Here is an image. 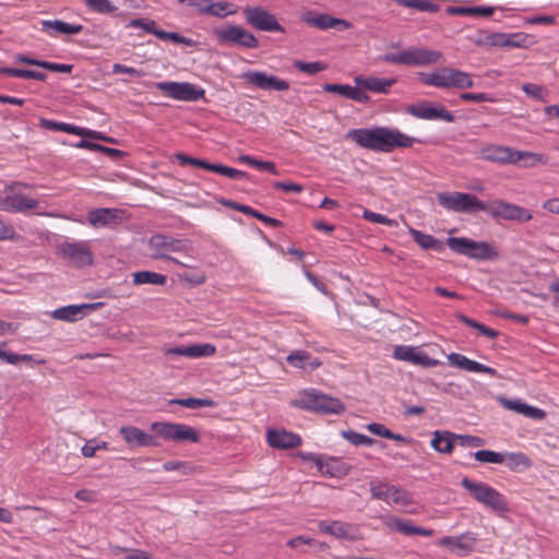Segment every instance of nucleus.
<instances>
[{
    "mask_svg": "<svg viewBox=\"0 0 559 559\" xmlns=\"http://www.w3.org/2000/svg\"><path fill=\"white\" fill-rule=\"evenodd\" d=\"M346 138L362 148L373 152L390 153L395 148L412 147L416 139L396 128L374 127L352 129Z\"/></svg>",
    "mask_w": 559,
    "mask_h": 559,
    "instance_id": "nucleus-1",
    "label": "nucleus"
},
{
    "mask_svg": "<svg viewBox=\"0 0 559 559\" xmlns=\"http://www.w3.org/2000/svg\"><path fill=\"white\" fill-rule=\"evenodd\" d=\"M419 81L427 86L438 88L465 90L474 86L472 75L465 71L454 68H438L432 72H419Z\"/></svg>",
    "mask_w": 559,
    "mask_h": 559,
    "instance_id": "nucleus-2",
    "label": "nucleus"
},
{
    "mask_svg": "<svg viewBox=\"0 0 559 559\" xmlns=\"http://www.w3.org/2000/svg\"><path fill=\"white\" fill-rule=\"evenodd\" d=\"M461 485L475 501L485 508L498 513L509 511L506 497L488 484L464 477Z\"/></svg>",
    "mask_w": 559,
    "mask_h": 559,
    "instance_id": "nucleus-3",
    "label": "nucleus"
},
{
    "mask_svg": "<svg viewBox=\"0 0 559 559\" xmlns=\"http://www.w3.org/2000/svg\"><path fill=\"white\" fill-rule=\"evenodd\" d=\"M448 247L457 254L478 261H493L499 258L498 248L487 241H476L465 237H450Z\"/></svg>",
    "mask_w": 559,
    "mask_h": 559,
    "instance_id": "nucleus-4",
    "label": "nucleus"
},
{
    "mask_svg": "<svg viewBox=\"0 0 559 559\" xmlns=\"http://www.w3.org/2000/svg\"><path fill=\"white\" fill-rule=\"evenodd\" d=\"M443 55L435 49L424 47H409L397 52H389L383 60L411 67H425L441 62Z\"/></svg>",
    "mask_w": 559,
    "mask_h": 559,
    "instance_id": "nucleus-5",
    "label": "nucleus"
},
{
    "mask_svg": "<svg viewBox=\"0 0 559 559\" xmlns=\"http://www.w3.org/2000/svg\"><path fill=\"white\" fill-rule=\"evenodd\" d=\"M150 429L157 440L191 443L200 441V433L197 429L181 423L154 421L151 424Z\"/></svg>",
    "mask_w": 559,
    "mask_h": 559,
    "instance_id": "nucleus-6",
    "label": "nucleus"
},
{
    "mask_svg": "<svg viewBox=\"0 0 559 559\" xmlns=\"http://www.w3.org/2000/svg\"><path fill=\"white\" fill-rule=\"evenodd\" d=\"M27 188L22 182L7 186L0 193V210L10 213H19L38 207V201L25 194Z\"/></svg>",
    "mask_w": 559,
    "mask_h": 559,
    "instance_id": "nucleus-7",
    "label": "nucleus"
},
{
    "mask_svg": "<svg viewBox=\"0 0 559 559\" xmlns=\"http://www.w3.org/2000/svg\"><path fill=\"white\" fill-rule=\"evenodd\" d=\"M438 203L448 211L457 213L484 212L487 204L475 194L465 192H442L437 194Z\"/></svg>",
    "mask_w": 559,
    "mask_h": 559,
    "instance_id": "nucleus-8",
    "label": "nucleus"
},
{
    "mask_svg": "<svg viewBox=\"0 0 559 559\" xmlns=\"http://www.w3.org/2000/svg\"><path fill=\"white\" fill-rule=\"evenodd\" d=\"M151 257L155 260H170L179 265L182 262L169 255L170 252H188L190 245L188 240L177 239L163 234L154 235L148 240Z\"/></svg>",
    "mask_w": 559,
    "mask_h": 559,
    "instance_id": "nucleus-9",
    "label": "nucleus"
},
{
    "mask_svg": "<svg viewBox=\"0 0 559 559\" xmlns=\"http://www.w3.org/2000/svg\"><path fill=\"white\" fill-rule=\"evenodd\" d=\"M370 492L373 499H379L402 508H406L413 503L412 493L409 491L388 483L371 481Z\"/></svg>",
    "mask_w": 559,
    "mask_h": 559,
    "instance_id": "nucleus-10",
    "label": "nucleus"
},
{
    "mask_svg": "<svg viewBox=\"0 0 559 559\" xmlns=\"http://www.w3.org/2000/svg\"><path fill=\"white\" fill-rule=\"evenodd\" d=\"M301 405L309 411L324 414H341L345 409L344 404L338 399L322 394L316 390L304 393Z\"/></svg>",
    "mask_w": 559,
    "mask_h": 559,
    "instance_id": "nucleus-11",
    "label": "nucleus"
},
{
    "mask_svg": "<svg viewBox=\"0 0 559 559\" xmlns=\"http://www.w3.org/2000/svg\"><path fill=\"white\" fill-rule=\"evenodd\" d=\"M486 204L487 209L484 212H487L495 218L515 221L519 223H526L533 218L532 213L527 209L503 200H493Z\"/></svg>",
    "mask_w": 559,
    "mask_h": 559,
    "instance_id": "nucleus-12",
    "label": "nucleus"
},
{
    "mask_svg": "<svg viewBox=\"0 0 559 559\" xmlns=\"http://www.w3.org/2000/svg\"><path fill=\"white\" fill-rule=\"evenodd\" d=\"M155 86L166 96L177 100L195 102L204 97V90L188 82H158Z\"/></svg>",
    "mask_w": 559,
    "mask_h": 559,
    "instance_id": "nucleus-13",
    "label": "nucleus"
},
{
    "mask_svg": "<svg viewBox=\"0 0 559 559\" xmlns=\"http://www.w3.org/2000/svg\"><path fill=\"white\" fill-rule=\"evenodd\" d=\"M248 23L260 32L285 33L274 14L261 7H248L243 10Z\"/></svg>",
    "mask_w": 559,
    "mask_h": 559,
    "instance_id": "nucleus-14",
    "label": "nucleus"
},
{
    "mask_svg": "<svg viewBox=\"0 0 559 559\" xmlns=\"http://www.w3.org/2000/svg\"><path fill=\"white\" fill-rule=\"evenodd\" d=\"M176 159L179 162L180 165H191L194 167H199L202 169H205L207 171L216 173L222 176L235 179V180H243L248 178V174L246 171L231 168L225 165L221 164H211L209 162H205L203 159L190 157L186 154H176Z\"/></svg>",
    "mask_w": 559,
    "mask_h": 559,
    "instance_id": "nucleus-15",
    "label": "nucleus"
},
{
    "mask_svg": "<svg viewBox=\"0 0 559 559\" xmlns=\"http://www.w3.org/2000/svg\"><path fill=\"white\" fill-rule=\"evenodd\" d=\"M63 259L76 267L88 266L93 263V254L86 241L63 242L59 246Z\"/></svg>",
    "mask_w": 559,
    "mask_h": 559,
    "instance_id": "nucleus-16",
    "label": "nucleus"
},
{
    "mask_svg": "<svg viewBox=\"0 0 559 559\" xmlns=\"http://www.w3.org/2000/svg\"><path fill=\"white\" fill-rule=\"evenodd\" d=\"M126 219V213L119 209L102 207L88 212V224L94 228H114Z\"/></svg>",
    "mask_w": 559,
    "mask_h": 559,
    "instance_id": "nucleus-17",
    "label": "nucleus"
},
{
    "mask_svg": "<svg viewBox=\"0 0 559 559\" xmlns=\"http://www.w3.org/2000/svg\"><path fill=\"white\" fill-rule=\"evenodd\" d=\"M406 112L415 118L424 120H443L453 122L454 116L443 106H432L429 102L424 100L418 104L411 105L406 108Z\"/></svg>",
    "mask_w": 559,
    "mask_h": 559,
    "instance_id": "nucleus-18",
    "label": "nucleus"
},
{
    "mask_svg": "<svg viewBox=\"0 0 559 559\" xmlns=\"http://www.w3.org/2000/svg\"><path fill=\"white\" fill-rule=\"evenodd\" d=\"M477 543V537L474 533L467 532L460 536H445L437 542L440 547L448 548L451 552L460 556H465L473 551Z\"/></svg>",
    "mask_w": 559,
    "mask_h": 559,
    "instance_id": "nucleus-19",
    "label": "nucleus"
},
{
    "mask_svg": "<svg viewBox=\"0 0 559 559\" xmlns=\"http://www.w3.org/2000/svg\"><path fill=\"white\" fill-rule=\"evenodd\" d=\"M301 21L319 29L335 28L343 32L350 26L349 22L346 20L333 17L324 13H316L313 11L305 12L301 16Z\"/></svg>",
    "mask_w": 559,
    "mask_h": 559,
    "instance_id": "nucleus-20",
    "label": "nucleus"
},
{
    "mask_svg": "<svg viewBox=\"0 0 559 559\" xmlns=\"http://www.w3.org/2000/svg\"><path fill=\"white\" fill-rule=\"evenodd\" d=\"M319 530L321 533L329 534L341 539L356 540L359 538L358 526L342 521H321L319 522Z\"/></svg>",
    "mask_w": 559,
    "mask_h": 559,
    "instance_id": "nucleus-21",
    "label": "nucleus"
},
{
    "mask_svg": "<svg viewBox=\"0 0 559 559\" xmlns=\"http://www.w3.org/2000/svg\"><path fill=\"white\" fill-rule=\"evenodd\" d=\"M119 433L129 447H158L155 435H150L135 426H122Z\"/></svg>",
    "mask_w": 559,
    "mask_h": 559,
    "instance_id": "nucleus-22",
    "label": "nucleus"
},
{
    "mask_svg": "<svg viewBox=\"0 0 559 559\" xmlns=\"http://www.w3.org/2000/svg\"><path fill=\"white\" fill-rule=\"evenodd\" d=\"M245 78L250 84L264 91H287L289 88L286 81L263 72L250 71L245 74Z\"/></svg>",
    "mask_w": 559,
    "mask_h": 559,
    "instance_id": "nucleus-23",
    "label": "nucleus"
},
{
    "mask_svg": "<svg viewBox=\"0 0 559 559\" xmlns=\"http://www.w3.org/2000/svg\"><path fill=\"white\" fill-rule=\"evenodd\" d=\"M383 523L390 531H396L406 536L419 535L428 537L433 534L432 530L416 526L411 520H404L394 515L384 516Z\"/></svg>",
    "mask_w": 559,
    "mask_h": 559,
    "instance_id": "nucleus-24",
    "label": "nucleus"
},
{
    "mask_svg": "<svg viewBox=\"0 0 559 559\" xmlns=\"http://www.w3.org/2000/svg\"><path fill=\"white\" fill-rule=\"evenodd\" d=\"M215 353L216 347L210 343L169 347L164 350L166 356H185L188 358L212 357Z\"/></svg>",
    "mask_w": 559,
    "mask_h": 559,
    "instance_id": "nucleus-25",
    "label": "nucleus"
},
{
    "mask_svg": "<svg viewBox=\"0 0 559 559\" xmlns=\"http://www.w3.org/2000/svg\"><path fill=\"white\" fill-rule=\"evenodd\" d=\"M448 362L450 366L456 367V368L465 370V371L486 373L491 377L498 376L496 369H493L489 366L483 365L478 361L472 360L462 354H457V353L449 354Z\"/></svg>",
    "mask_w": 559,
    "mask_h": 559,
    "instance_id": "nucleus-26",
    "label": "nucleus"
},
{
    "mask_svg": "<svg viewBox=\"0 0 559 559\" xmlns=\"http://www.w3.org/2000/svg\"><path fill=\"white\" fill-rule=\"evenodd\" d=\"M266 440L270 447L281 450L297 448L302 441L300 436L297 433L274 429L267 430Z\"/></svg>",
    "mask_w": 559,
    "mask_h": 559,
    "instance_id": "nucleus-27",
    "label": "nucleus"
},
{
    "mask_svg": "<svg viewBox=\"0 0 559 559\" xmlns=\"http://www.w3.org/2000/svg\"><path fill=\"white\" fill-rule=\"evenodd\" d=\"M514 148L503 145L489 144L479 151V156L488 162L498 164H514Z\"/></svg>",
    "mask_w": 559,
    "mask_h": 559,
    "instance_id": "nucleus-28",
    "label": "nucleus"
},
{
    "mask_svg": "<svg viewBox=\"0 0 559 559\" xmlns=\"http://www.w3.org/2000/svg\"><path fill=\"white\" fill-rule=\"evenodd\" d=\"M500 404L509 411L521 414L527 418H532L535 420H543L546 418V412L542 408L528 405L520 399L510 400V399H500Z\"/></svg>",
    "mask_w": 559,
    "mask_h": 559,
    "instance_id": "nucleus-29",
    "label": "nucleus"
},
{
    "mask_svg": "<svg viewBox=\"0 0 559 559\" xmlns=\"http://www.w3.org/2000/svg\"><path fill=\"white\" fill-rule=\"evenodd\" d=\"M354 81L358 87L365 88L367 91L386 94L391 86L396 83V79L390 78H376V76H361L357 75L354 78Z\"/></svg>",
    "mask_w": 559,
    "mask_h": 559,
    "instance_id": "nucleus-30",
    "label": "nucleus"
},
{
    "mask_svg": "<svg viewBox=\"0 0 559 559\" xmlns=\"http://www.w3.org/2000/svg\"><path fill=\"white\" fill-rule=\"evenodd\" d=\"M323 91L328 93L338 94L347 99H352L359 103H365L369 97L364 94L358 86H350L345 84H324Z\"/></svg>",
    "mask_w": 559,
    "mask_h": 559,
    "instance_id": "nucleus-31",
    "label": "nucleus"
},
{
    "mask_svg": "<svg viewBox=\"0 0 559 559\" xmlns=\"http://www.w3.org/2000/svg\"><path fill=\"white\" fill-rule=\"evenodd\" d=\"M456 441V435L450 431H435L432 433V439L430 442L431 448H433L439 453H451L454 449V442Z\"/></svg>",
    "mask_w": 559,
    "mask_h": 559,
    "instance_id": "nucleus-32",
    "label": "nucleus"
},
{
    "mask_svg": "<svg viewBox=\"0 0 559 559\" xmlns=\"http://www.w3.org/2000/svg\"><path fill=\"white\" fill-rule=\"evenodd\" d=\"M514 157V164H519V163H523L522 164V167H525V168H532V167H536L538 165H547L548 164V156L545 155V154H539V153H535V152H530V151H516L514 150V153H513Z\"/></svg>",
    "mask_w": 559,
    "mask_h": 559,
    "instance_id": "nucleus-33",
    "label": "nucleus"
},
{
    "mask_svg": "<svg viewBox=\"0 0 559 559\" xmlns=\"http://www.w3.org/2000/svg\"><path fill=\"white\" fill-rule=\"evenodd\" d=\"M39 31L43 33L76 34L83 32V26L81 24H69L59 20L41 21Z\"/></svg>",
    "mask_w": 559,
    "mask_h": 559,
    "instance_id": "nucleus-34",
    "label": "nucleus"
},
{
    "mask_svg": "<svg viewBox=\"0 0 559 559\" xmlns=\"http://www.w3.org/2000/svg\"><path fill=\"white\" fill-rule=\"evenodd\" d=\"M527 37H520L514 40L511 37H479L476 41L478 46H491L502 48H521L526 46Z\"/></svg>",
    "mask_w": 559,
    "mask_h": 559,
    "instance_id": "nucleus-35",
    "label": "nucleus"
},
{
    "mask_svg": "<svg viewBox=\"0 0 559 559\" xmlns=\"http://www.w3.org/2000/svg\"><path fill=\"white\" fill-rule=\"evenodd\" d=\"M409 234L414 241L425 250H435L441 252L443 243L431 235L424 234L415 228H409Z\"/></svg>",
    "mask_w": 559,
    "mask_h": 559,
    "instance_id": "nucleus-36",
    "label": "nucleus"
},
{
    "mask_svg": "<svg viewBox=\"0 0 559 559\" xmlns=\"http://www.w3.org/2000/svg\"><path fill=\"white\" fill-rule=\"evenodd\" d=\"M90 307L91 306H88V305H81V306L69 305V306H64V307L53 310L51 316L53 319H57V320L73 322L78 318L83 316L84 309L90 308Z\"/></svg>",
    "mask_w": 559,
    "mask_h": 559,
    "instance_id": "nucleus-37",
    "label": "nucleus"
},
{
    "mask_svg": "<svg viewBox=\"0 0 559 559\" xmlns=\"http://www.w3.org/2000/svg\"><path fill=\"white\" fill-rule=\"evenodd\" d=\"M132 278L134 285H165L167 282V277L165 275L151 271L135 272L132 274Z\"/></svg>",
    "mask_w": 559,
    "mask_h": 559,
    "instance_id": "nucleus-38",
    "label": "nucleus"
},
{
    "mask_svg": "<svg viewBox=\"0 0 559 559\" xmlns=\"http://www.w3.org/2000/svg\"><path fill=\"white\" fill-rule=\"evenodd\" d=\"M298 456L300 459H302L304 461H310V462L316 463L322 474H329L330 476H338L340 475L338 472L332 471V465L338 463V460H336V459H330L329 462L323 464L321 462L320 455H317L314 453L299 452Z\"/></svg>",
    "mask_w": 559,
    "mask_h": 559,
    "instance_id": "nucleus-39",
    "label": "nucleus"
},
{
    "mask_svg": "<svg viewBox=\"0 0 559 559\" xmlns=\"http://www.w3.org/2000/svg\"><path fill=\"white\" fill-rule=\"evenodd\" d=\"M445 12L449 15H483L489 16L493 13V8L491 7H448Z\"/></svg>",
    "mask_w": 559,
    "mask_h": 559,
    "instance_id": "nucleus-40",
    "label": "nucleus"
},
{
    "mask_svg": "<svg viewBox=\"0 0 559 559\" xmlns=\"http://www.w3.org/2000/svg\"><path fill=\"white\" fill-rule=\"evenodd\" d=\"M0 73L12 78L33 79L36 81H45L47 79V75L44 72L17 68H2Z\"/></svg>",
    "mask_w": 559,
    "mask_h": 559,
    "instance_id": "nucleus-41",
    "label": "nucleus"
},
{
    "mask_svg": "<svg viewBox=\"0 0 559 559\" xmlns=\"http://www.w3.org/2000/svg\"><path fill=\"white\" fill-rule=\"evenodd\" d=\"M238 163L251 166L259 170H266L273 175H278L277 168L273 162L259 160L250 155L242 154L237 158Z\"/></svg>",
    "mask_w": 559,
    "mask_h": 559,
    "instance_id": "nucleus-42",
    "label": "nucleus"
},
{
    "mask_svg": "<svg viewBox=\"0 0 559 559\" xmlns=\"http://www.w3.org/2000/svg\"><path fill=\"white\" fill-rule=\"evenodd\" d=\"M67 133L80 135L82 138H90V139H94V140H100V141H105V142H108V143H114L115 142V140L112 138L103 135L98 131L81 128V127H78V126L69 124V123L67 126Z\"/></svg>",
    "mask_w": 559,
    "mask_h": 559,
    "instance_id": "nucleus-43",
    "label": "nucleus"
},
{
    "mask_svg": "<svg viewBox=\"0 0 559 559\" xmlns=\"http://www.w3.org/2000/svg\"><path fill=\"white\" fill-rule=\"evenodd\" d=\"M129 25L132 27L141 28L145 33L152 35H178L175 32H165L157 29L155 21L150 19H134L130 21Z\"/></svg>",
    "mask_w": 559,
    "mask_h": 559,
    "instance_id": "nucleus-44",
    "label": "nucleus"
},
{
    "mask_svg": "<svg viewBox=\"0 0 559 559\" xmlns=\"http://www.w3.org/2000/svg\"><path fill=\"white\" fill-rule=\"evenodd\" d=\"M170 404H177V405L188 407V408H193V409L215 406V402L212 401L211 399H195V397L171 400Z\"/></svg>",
    "mask_w": 559,
    "mask_h": 559,
    "instance_id": "nucleus-45",
    "label": "nucleus"
},
{
    "mask_svg": "<svg viewBox=\"0 0 559 559\" xmlns=\"http://www.w3.org/2000/svg\"><path fill=\"white\" fill-rule=\"evenodd\" d=\"M456 318L464 324L478 330L483 335L493 340L498 336V332L466 317L465 314L459 313Z\"/></svg>",
    "mask_w": 559,
    "mask_h": 559,
    "instance_id": "nucleus-46",
    "label": "nucleus"
},
{
    "mask_svg": "<svg viewBox=\"0 0 559 559\" xmlns=\"http://www.w3.org/2000/svg\"><path fill=\"white\" fill-rule=\"evenodd\" d=\"M341 436L354 445L370 447L374 443L372 438L354 430H344L341 432Z\"/></svg>",
    "mask_w": 559,
    "mask_h": 559,
    "instance_id": "nucleus-47",
    "label": "nucleus"
},
{
    "mask_svg": "<svg viewBox=\"0 0 559 559\" xmlns=\"http://www.w3.org/2000/svg\"><path fill=\"white\" fill-rule=\"evenodd\" d=\"M476 461L480 463H493V464H502L504 462L506 455L499 452H495L491 450H479L473 454Z\"/></svg>",
    "mask_w": 559,
    "mask_h": 559,
    "instance_id": "nucleus-48",
    "label": "nucleus"
},
{
    "mask_svg": "<svg viewBox=\"0 0 559 559\" xmlns=\"http://www.w3.org/2000/svg\"><path fill=\"white\" fill-rule=\"evenodd\" d=\"M231 7L233 4L228 2H212L206 4L205 10L207 14L224 17L236 12Z\"/></svg>",
    "mask_w": 559,
    "mask_h": 559,
    "instance_id": "nucleus-49",
    "label": "nucleus"
},
{
    "mask_svg": "<svg viewBox=\"0 0 559 559\" xmlns=\"http://www.w3.org/2000/svg\"><path fill=\"white\" fill-rule=\"evenodd\" d=\"M85 5L94 12L97 13H112L117 10V7H115L109 0H83Z\"/></svg>",
    "mask_w": 559,
    "mask_h": 559,
    "instance_id": "nucleus-50",
    "label": "nucleus"
},
{
    "mask_svg": "<svg viewBox=\"0 0 559 559\" xmlns=\"http://www.w3.org/2000/svg\"><path fill=\"white\" fill-rule=\"evenodd\" d=\"M3 345H0V359L10 365H17L19 362H28L33 360L32 355L27 354H14L3 349Z\"/></svg>",
    "mask_w": 559,
    "mask_h": 559,
    "instance_id": "nucleus-51",
    "label": "nucleus"
},
{
    "mask_svg": "<svg viewBox=\"0 0 559 559\" xmlns=\"http://www.w3.org/2000/svg\"><path fill=\"white\" fill-rule=\"evenodd\" d=\"M362 218L376 223V224H382L389 227H396L397 222L395 219L389 218L388 216L379 213H374L370 210H365L362 213Z\"/></svg>",
    "mask_w": 559,
    "mask_h": 559,
    "instance_id": "nucleus-52",
    "label": "nucleus"
},
{
    "mask_svg": "<svg viewBox=\"0 0 559 559\" xmlns=\"http://www.w3.org/2000/svg\"><path fill=\"white\" fill-rule=\"evenodd\" d=\"M311 355L310 353L306 352V350H294L287 357H286V361L292 366V367H295V368H305L306 366V361H308L310 359Z\"/></svg>",
    "mask_w": 559,
    "mask_h": 559,
    "instance_id": "nucleus-53",
    "label": "nucleus"
},
{
    "mask_svg": "<svg viewBox=\"0 0 559 559\" xmlns=\"http://www.w3.org/2000/svg\"><path fill=\"white\" fill-rule=\"evenodd\" d=\"M224 45L227 46H243L247 48H253L258 46L257 37H221Z\"/></svg>",
    "mask_w": 559,
    "mask_h": 559,
    "instance_id": "nucleus-54",
    "label": "nucleus"
},
{
    "mask_svg": "<svg viewBox=\"0 0 559 559\" xmlns=\"http://www.w3.org/2000/svg\"><path fill=\"white\" fill-rule=\"evenodd\" d=\"M411 364L416 365V366L431 368V367L438 366L439 360L429 357L427 354H425L424 352L416 348V350L413 355V358L411 360Z\"/></svg>",
    "mask_w": 559,
    "mask_h": 559,
    "instance_id": "nucleus-55",
    "label": "nucleus"
},
{
    "mask_svg": "<svg viewBox=\"0 0 559 559\" xmlns=\"http://www.w3.org/2000/svg\"><path fill=\"white\" fill-rule=\"evenodd\" d=\"M294 67L301 72L307 74H316L318 72L324 71L326 69V64L314 61V62H304V61H295Z\"/></svg>",
    "mask_w": 559,
    "mask_h": 559,
    "instance_id": "nucleus-56",
    "label": "nucleus"
},
{
    "mask_svg": "<svg viewBox=\"0 0 559 559\" xmlns=\"http://www.w3.org/2000/svg\"><path fill=\"white\" fill-rule=\"evenodd\" d=\"M417 347L408 345H397L393 349V358L396 360L411 362Z\"/></svg>",
    "mask_w": 559,
    "mask_h": 559,
    "instance_id": "nucleus-57",
    "label": "nucleus"
},
{
    "mask_svg": "<svg viewBox=\"0 0 559 559\" xmlns=\"http://www.w3.org/2000/svg\"><path fill=\"white\" fill-rule=\"evenodd\" d=\"M522 91L526 95H528L537 100H543V102L545 100L546 91L542 85L534 84V83H525L522 86Z\"/></svg>",
    "mask_w": 559,
    "mask_h": 559,
    "instance_id": "nucleus-58",
    "label": "nucleus"
},
{
    "mask_svg": "<svg viewBox=\"0 0 559 559\" xmlns=\"http://www.w3.org/2000/svg\"><path fill=\"white\" fill-rule=\"evenodd\" d=\"M456 441L465 448H479L485 444V440L471 435H456Z\"/></svg>",
    "mask_w": 559,
    "mask_h": 559,
    "instance_id": "nucleus-59",
    "label": "nucleus"
},
{
    "mask_svg": "<svg viewBox=\"0 0 559 559\" xmlns=\"http://www.w3.org/2000/svg\"><path fill=\"white\" fill-rule=\"evenodd\" d=\"M462 100L465 102H474V103H483V102H495V98L486 93H462L460 95Z\"/></svg>",
    "mask_w": 559,
    "mask_h": 559,
    "instance_id": "nucleus-60",
    "label": "nucleus"
},
{
    "mask_svg": "<svg viewBox=\"0 0 559 559\" xmlns=\"http://www.w3.org/2000/svg\"><path fill=\"white\" fill-rule=\"evenodd\" d=\"M19 238L14 227L0 219V240H15Z\"/></svg>",
    "mask_w": 559,
    "mask_h": 559,
    "instance_id": "nucleus-61",
    "label": "nucleus"
},
{
    "mask_svg": "<svg viewBox=\"0 0 559 559\" xmlns=\"http://www.w3.org/2000/svg\"><path fill=\"white\" fill-rule=\"evenodd\" d=\"M163 469L165 472L179 471L183 474H187L191 471V467L188 463L181 461H167L163 464Z\"/></svg>",
    "mask_w": 559,
    "mask_h": 559,
    "instance_id": "nucleus-62",
    "label": "nucleus"
},
{
    "mask_svg": "<svg viewBox=\"0 0 559 559\" xmlns=\"http://www.w3.org/2000/svg\"><path fill=\"white\" fill-rule=\"evenodd\" d=\"M40 68L52 71V72H61V73H71L73 70V66H71V64L55 63V62H48V61H43V63H40Z\"/></svg>",
    "mask_w": 559,
    "mask_h": 559,
    "instance_id": "nucleus-63",
    "label": "nucleus"
},
{
    "mask_svg": "<svg viewBox=\"0 0 559 559\" xmlns=\"http://www.w3.org/2000/svg\"><path fill=\"white\" fill-rule=\"evenodd\" d=\"M412 5L413 9H416L418 11L423 12H437L440 9V5L437 3H433L429 0H415Z\"/></svg>",
    "mask_w": 559,
    "mask_h": 559,
    "instance_id": "nucleus-64",
    "label": "nucleus"
}]
</instances>
